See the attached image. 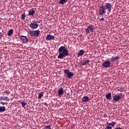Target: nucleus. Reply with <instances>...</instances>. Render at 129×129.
I'll return each instance as SVG.
<instances>
[{
  "mask_svg": "<svg viewBox=\"0 0 129 129\" xmlns=\"http://www.w3.org/2000/svg\"><path fill=\"white\" fill-rule=\"evenodd\" d=\"M59 54L57 56L58 59H63L64 57H66L69 55V51L65 46H60L58 50Z\"/></svg>",
  "mask_w": 129,
  "mask_h": 129,
  "instance_id": "1",
  "label": "nucleus"
},
{
  "mask_svg": "<svg viewBox=\"0 0 129 129\" xmlns=\"http://www.w3.org/2000/svg\"><path fill=\"white\" fill-rule=\"evenodd\" d=\"M104 8L105 10L107 11L108 15H109V14L111 13V9L112 8V6H111V4H110V3H106L104 5Z\"/></svg>",
  "mask_w": 129,
  "mask_h": 129,
  "instance_id": "2",
  "label": "nucleus"
},
{
  "mask_svg": "<svg viewBox=\"0 0 129 129\" xmlns=\"http://www.w3.org/2000/svg\"><path fill=\"white\" fill-rule=\"evenodd\" d=\"M105 14H106V11L105 10V9H104V7H100L98 9L99 16H103V15H105Z\"/></svg>",
  "mask_w": 129,
  "mask_h": 129,
  "instance_id": "3",
  "label": "nucleus"
},
{
  "mask_svg": "<svg viewBox=\"0 0 129 129\" xmlns=\"http://www.w3.org/2000/svg\"><path fill=\"white\" fill-rule=\"evenodd\" d=\"M64 73L67 75V77L68 79H70L71 77L74 76V73H73V72H71L69 70H65L64 71Z\"/></svg>",
  "mask_w": 129,
  "mask_h": 129,
  "instance_id": "4",
  "label": "nucleus"
},
{
  "mask_svg": "<svg viewBox=\"0 0 129 129\" xmlns=\"http://www.w3.org/2000/svg\"><path fill=\"white\" fill-rule=\"evenodd\" d=\"M29 35L30 36H33V37H39L40 35L39 30H35V31H30Z\"/></svg>",
  "mask_w": 129,
  "mask_h": 129,
  "instance_id": "5",
  "label": "nucleus"
},
{
  "mask_svg": "<svg viewBox=\"0 0 129 129\" xmlns=\"http://www.w3.org/2000/svg\"><path fill=\"white\" fill-rule=\"evenodd\" d=\"M111 62L109 60H105L103 63L102 66L104 68H110Z\"/></svg>",
  "mask_w": 129,
  "mask_h": 129,
  "instance_id": "6",
  "label": "nucleus"
},
{
  "mask_svg": "<svg viewBox=\"0 0 129 129\" xmlns=\"http://www.w3.org/2000/svg\"><path fill=\"white\" fill-rule=\"evenodd\" d=\"M30 27L33 30H36V29H37L38 27H39V25H38V22L34 21L33 23H31L30 25Z\"/></svg>",
  "mask_w": 129,
  "mask_h": 129,
  "instance_id": "7",
  "label": "nucleus"
},
{
  "mask_svg": "<svg viewBox=\"0 0 129 129\" xmlns=\"http://www.w3.org/2000/svg\"><path fill=\"white\" fill-rule=\"evenodd\" d=\"M121 97L119 95H115L113 96V100L115 102H118L120 100Z\"/></svg>",
  "mask_w": 129,
  "mask_h": 129,
  "instance_id": "8",
  "label": "nucleus"
},
{
  "mask_svg": "<svg viewBox=\"0 0 129 129\" xmlns=\"http://www.w3.org/2000/svg\"><path fill=\"white\" fill-rule=\"evenodd\" d=\"M93 27H92V26H89L87 28V29H86V33L87 34H90V33H92V32H93Z\"/></svg>",
  "mask_w": 129,
  "mask_h": 129,
  "instance_id": "9",
  "label": "nucleus"
},
{
  "mask_svg": "<svg viewBox=\"0 0 129 129\" xmlns=\"http://www.w3.org/2000/svg\"><path fill=\"white\" fill-rule=\"evenodd\" d=\"M54 39H55V36L51 34H48L46 37L47 41H51L52 40H54Z\"/></svg>",
  "mask_w": 129,
  "mask_h": 129,
  "instance_id": "10",
  "label": "nucleus"
},
{
  "mask_svg": "<svg viewBox=\"0 0 129 129\" xmlns=\"http://www.w3.org/2000/svg\"><path fill=\"white\" fill-rule=\"evenodd\" d=\"M21 40L23 42V43H25V44H27L28 43V38H27V36L22 35L21 36Z\"/></svg>",
  "mask_w": 129,
  "mask_h": 129,
  "instance_id": "11",
  "label": "nucleus"
},
{
  "mask_svg": "<svg viewBox=\"0 0 129 129\" xmlns=\"http://www.w3.org/2000/svg\"><path fill=\"white\" fill-rule=\"evenodd\" d=\"M82 102H88L89 101V97L88 96H84L82 99Z\"/></svg>",
  "mask_w": 129,
  "mask_h": 129,
  "instance_id": "12",
  "label": "nucleus"
},
{
  "mask_svg": "<svg viewBox=\"0 0 129 129\" xmlns=\"http://www.w3.org/2000/svg\"><path fill=\"white\" fill-rule=\"evenodd\" d=\"M46 123H47V124H49V125L44 127V129H51V127L52 126V123H51V122L49 121H47Z\"/></svg>",
  "mask_w": 129,
  "mask_h": 129,
  "instance_id": "13",
  "label": "nucleus"
},
{
  "mask_svg": "<svg viewBox=\"0 0 129 129\" xmlns=\"http://www.w3.org/2000/svg\"><path fill=\"white\" fill-rule=\"evenodd\" d=\"M84 55V50L83 49L80 50L77 54V57H80V56H83Z\"/></svg>",
  "mask_w": 129,
  "mask_h": 129,
  "instance_id": "14",
  "label": "nucleus"
},
{
  "mask_svg": "<svg viewBox=\"0 0 129 129\" xmlns=\"http://www.w3.org/2000/svg\"><path fill=\"white\" fill-rule=\"evenodd\" d=\"M0 100H4L5 101H10V99L8 96L0 97Z\"/></svg>",
  "mask_w": 129,
  "mask_h": 129,
  "instance_id": "15",
  "label": "nucleus"
},
{
  "mask_svg": "<svg viewBox=\"0 0 129 129\" xmlns=\"http://www.w3.org/2000/svg\"><path fill=\"white\" fill-rule=\"evenodd\" d=\"M58 95H63L64 94V90H63V88H61L58 89Z\"/></svg>",
  "mask_w": 129,
  "mask_h": 129,
  "instance_id": "16",
  "label": "nucleus"
},
{
  "mask_svg": "<svg viewBox=\"0 0 129 129\" xmlns=\"http://www.w3.org/2000/svg\"><path fill=\"white\" fill-rule=\"evenodd\" d=\"M35 13H36V11L33 9H31L29 11L28 16H34Z\"/></svg>",
  "mask_w": 129,
  "mask_h": 129,
  "instance_id": "17",
  "label": "nucleus"
},
{
  "mask_svg": "<svg viewBox=\"0 0 129 129\" xmlns=\"http://www.w3.org/2000/svg\"><path fill=\"white\" fill-rule=\"evenodd\" d=\"M118 59H119V56H116L114 57H112L111 58V62H112V63L114 62L115 61H116V60H118Z\"/></svg>",
  "mask_w": 129,
  "mask_h": 129,
  "instance_id": "18",
  "label": "nucleus"
},
{
  "mask_svg": "<svg viewBox=\"0 0 129 129\" xmlns=\"http://www.w3.org/2000/svg\"><path fill=\"white\" fill-rule=\"evenodd\" d=\"M89 62H90V60H89V59L83 60V62L82 63V65H83V66H84V65H86V64H88Z\"/></svg>",
  "mask_w": 129,
  "mask_h": 129,
  "instance_id": "19",
  "label": "nucleus"
},
{
  "mask_svg": "<svg viewBox=\"0 0 129 129\" xmlns=\"http://www.w3.org/2000/svg\"><path fill=\"white\" fill-rule=\"evenodd\" d=\"M107 125H111V126H112V127H114V125L116 124V122L114 121H112L111 123H107Z\"/></svg>",
  "mask_w": 129,
  "mask_h": 129,
  "instance_id": "20",
  "label": "nucleus"
},
{
  "mask_svg": "<svg viewBox=\"0 0 129 129\" xmlns=\"http://www.w3.org/2000/svg\"><path fill=\"white\" fill-rule=\"evenodd\" d=\"M107 99H111V93H109L107 94H106L105 96Z\"/></svg>",
  "mask_w": 129,
  "mask_h": 129,
  "instance_id": "21",
  "label": "nucleus"
},
{
  "mask_svg": "<svg viewBox=\"0 0 129 129\" xmlns=\"http://www.w3.org/2000/svg\"><path fill=\"white\" fill-rule=\"evenodd\" d=\"M68 2V0H60L59 2L60 5H64V4H66Z\"/></svg>",
  "mask_w": 129,
  "mask_h": 129,
  "instance_id": "22",
  "label": "nucleus"
},
{
  "mask_svg": "<svg viewBox=\"0 0 129 129\" xmlns=\"http://www.w3.org/2000/svg\"><path fill=\"white\" fill-rule=\"evenodd\" d=\"M14 33V30L13 29H10V31L8 32V35L9 36H12V35Z\"/></svg>",
  "mask_w": 129,
  "mask_h": 129,
  "instance_id": "23",
  "label": "nucleus"
},
{
  "mask_svg": "<svg viewBox=\"0 0 129 129\" xmlns=\"http://www.w3.org/2000/svg\"><path fill=\"white\" fill-rule=\"evenodd\" d=\"M6 111V107H0V112H5Z\"/></svg>",
  "mask_w": 129,
  "mask_h": 129,
  "instance_id": "24",
  "label": "nucleus"
},
{
  "mask_svg": "<svg viewBox=\"0 0 129 129\" xmlns=\"http://www.w3.org/2000/svg\"><path fill=\"white\" fill-rule=\"evenodd\" d=\"M38 98L39 99H41L42 98V97H43V96L44 95V93H43V92H41L40 93L38 94Z\"/></svg>",
  "mask_w": 129,
  "mask_h": 129,
  "instance_id": "25",
  "label": "nucleus"
},
{
  "mask_svg": "<svg viewBox=\"0 0 129 129\" xmlns=\"http://www.w3.org/2000/svg\"><path fill=\"white\" fill-rule=\"evenodd\" d=\"M4 93H5V94H8V95H9L11 93V92L6 90L4 91V92L2 93L3 94H4Z\"/></svg>",
  "mask_w": 129,
  "mask_h": 129,
  "instance_id": "26",
  "label": "nucleus"
},
{
  "mask_svg": "<svg viewBox=\"0 0 129 129\" xmlns=\"http://www.w3.org/2000/svg\"><path fill=\"white\" fill-rule=\"evenodd\" d=\"M118 91H120V92H123L124 91V89L123 88H119L118 89Z\"/></svg>",
  "mask_w": 129,
  "mask_h": 129,
  "instance_id": "27",
  "label": "nucleus"
},
{
  "mask_svg": "<svg viewBox=\"0 0 129 129\" xmlns=\"http://www.w3.org/2000/svg\"><path fill=\"white\" fill-rule=\"evenodd\" d=\"M21 104L23 106V107H24V108H25V106H26V105H27V104L25 102H21Z\"/></svg>",
  "mask_w": 129,
  "mask_h": 129,
  "instance_id": "28",
  "label": "nucleus"
},
{
  "mask_svg": "<svg viewBox=\"0 0 129 129\" xmlns=\"http://www.w3.org/2000/svg\"><path fill=\"white\" fill-rule=\"evenodd\" d=\"M0 103H1L2 104V105H5L6 104V105L8 104V102H1Z\"/></svg>",
  "mask_w": 129,
  "mask_h": 129,
  "instance_id": "29",
  "label": "nucleus"
},
{
  "mask_svg": "<svg viewBox=\"0 0 129 129\" xmlns=\"http://www.w3.org/2000/svg\"><path fill=\"white\" fill-rule=\"evenodd\" d=\"M106 127L107 128V129H112V126H110V125H107Z\"/></svg>",
  "mask_w": 129,
  "mask_h": 129,
  "instance_id": "30",
  "label": "nucleus"
},
{
  "mask_svg": "<svg viewBox=\"0 0 129 129\" xmlns=\"http://www.w3.org/2000/svg\"><path fill=\"white\" fill-rule=\"evenodd\" d=\"M25 18H26V15L25 14H23L22 15V20H25Z\"/></svg>",
  "mask_w": 129,
  "mask_h": 129,
  "instance_id": "31",
  "label": "nucleus"
},
{
  "mask_svg": "<svg viewBox=\"0 0 129 129\" xmlns=\"http://www.w3.org/2000/svg\"><path fill=\"white\" fill-rule=\"evenodd\" d=\"M3 37H4V34H3V33L0 32V40H1L2 38H3Z\"/></svg>",
  "mask_w": 129,
  "mask_h": 129,
  "instance_id": "32",
  "label": "nucleus"
},
{
  "mask_svg": "<svg viewBox=\"0 0 129 129\" xmlns=\"http://www.w3.org/2000/svg\"><path fill=\"white\" fill-rule=\"evenodd\" d=\"M104 20H105V19H104V18H102L100 19V21H104Z\"/></svg>",
  "mask_w": 129,
  "mask_h": 129,
  "instance_id": "33",
  "label": "nucleus"
},
{
  "mask_svg": "<svg viewBox=\"0 0 129 129\" xmlns=\"http://www.w3.org/2000/svg\"><path fill=\"white\" fill-rule=\"evenodd\" d=\"M44 105H46V106H47V103H44Z\"/></svg>",
  "mask_w": 129,
  "mask_h": 129,
  "instance_id": "34",
  "label": "nucleus"
},
{
  "mask_svg": "<svg viewBox=\"0 0 129 129\" xmlns=\"http://www.w3.org/2000/svg\"><path fill=\"white\" fill-rule=\"evenodd\" d=\"M105 129H107V128L106 127L105 128Z\"/></svg>",
  "mask_w": 129,
  "mask_h": 129,
  "instance_id": "35",
  "label": "nucleus"
}]
</instances>
